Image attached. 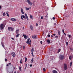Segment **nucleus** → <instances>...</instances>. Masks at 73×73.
Masks as SVG:
<instances>
[{
  "label": "nucleus",
  "instance_id": "1",
  "mask_svg": "<svg viewBox=\"0 0 73 73\" xmlns=\"http://www.w3.org/2000/svg\"><path fill=\"white\" fill-rule=\"evenodd\" d=\"M65 57V56L64 55H60L59 56V59L60 60H64V58Z\"/></svg>",
  "mask_w": 73,
  "mask_h": 73
},
{
  "label": "nucleus",
  "instance_id": "2",
  "mask_svg": "<svg viewBox=\"0 0 73 73\" xmlns=\"http://www.w3.org/2000/svg\"><path fill=\"white\" fill-rule=\"evenodd\" d=\"M8 29L9 31H14V28L13 27H8Z\"/></svg>",
  "mask_w": 73,
  "mask_h": 73
},
{
  "label": "nucleus",
  "instance_id": "3",
  "mask_svg": "<svg viewBox=\"0 0 73 73\" xmlns=\"http://www.w3.org/2000/svg\"><path fill=\"white\" fill-rule=\"evenodd\" d=\"M64 69L65 70H66L67 69V64L66 63L64 64Z\"/></svg>",
  "mask_w": 73,
  "mask_h": 73
},
{
  "label": "nucleus",
  "instance_id": "4",
  "mask_svg": "<svg viewBox=\"0 0 73 73\" xmlns=\"http://www.w3.org/2000/svg\"><path fill=\"white\" fill-rule=\"evenodd\" d=\"M4 24H2L1 25H0V28L1 29L3 30L4 29Z\"/></svg>",
  "mask_w": 73,
  "mask_h": 73
},
{
  "label": "nucleus",
  "instance_id": "5",
  "mask_svg": "<svg viewBox=\"0 0 73 73\" xmlns=\"http://www.w3.org/2000/svg\"><path fill=\"white\" fill-rule=\"evenodd\" d=\"M11 55L13 56V57H14L15 56H16V54L14 52H12L11 53Z\"/></svg>",
  "mask_w": 73,
  "mask_h": 73
},
{
  "label": "nucleus",
  "instance_id": "6",
  "mask_svg": "<svg viewBox=\"0 0 73 73\" xmlns=\"http://www.w3.org/2000/svg\"><path fill=\"white\" fill-rule=\"evenodd\" d=\"M32 37L33 38H37V36L36 35H35L34 36H32Z\"/></svg>",
  "mask_w": 73,
  "mask_h": 73
},
{
  "label": "nucleus",
  "instance_id": "7",
  "mask_svg": "<svg viewBox=\"0 0 73 73\" xmlns=\"http://www.w3.org/2000/svg\"><path fill=\"white\" fill-rule=\"evenodd\" d=\"M27 1L29 4H31V5H32V2H31V1L29 0H27Z\"/></svg>",
  "mask_w": 73,
  "mask_h": 73
},
{
  "label": "nucleus",
  "instance_id": "8",
  "mask_svg": "<svg viewBox=\"0 0 73 73\" xmlns=\"http://www.w3.org/2000/svg\"><path fill=\"white\" fill-rule=\"evenodd\" d=\"M30 29H31V31H33V26H32V25H30Z\"/></svg>",
  "mask_w": 73,
  "mask_h": 73
},
{
  "label": "nucleus",
  "instance_id": "9",
  "mask_svg": "<svg viewBox=\"0 0 73 73\" xmlns=\"http://www.w3.org/2000/svg\"><path fill=\"white\" fill-rule=\"evenodd\" d=\"M11 20L12 21H16V20L15 18H11Z\"/></svg>",
  "mask_w": 73,
  "mask_h": 73
},
{
  "label": "nucleus",
  "instance_id": "10",
  "mask_svg": "<svg viewBox=\"0 0 73 73\" xmlns=\"http://www.w3.org/2000/svg\"><path fill=\"white\" fill-rule=\"evenodd\" d=\"M21 12L22 14H24V11H23V9L22 8L21 9Z\"/></svg>",
  "mask_w": 73,
  "mask_h": 73
},
{
  "label": "nucleus",
  "instance_id": "11",
  "mask_svg": "<svg viewBox=\"0 0 73 73\" xmlns=\"http://www.w3.org/2000/svg\"><path fill=\"white\" fill-rule=\"evenodd\" d=\"M34 58H33L32 60H31V63H33L34 61V60H33Z\"/></svg>",
  "mask_w": 73,
  "mask_h": 73
},
{
  "label": "nucleus",
  "instance_id": "12",
  "mask_svg": "<svg viewBox=\"0 0 73 73\" xmlns=\"http://www.w3.org/2000/svg\"><path fill=\"white\" fill-rule=\"evenodd\" d=\"M30 18L31 19H33V16L32 15H30Z\"/></svg>",
  "mask_w": 73,
  "mask_h": 73
},
{
  "label": "nucleus",
  "instance_id": "13",
  "mask_svg": "<svg viewBox=\"0 0 73 73\" xmlns=\"http://www.w3.org/2000/svg\"><path fill=\"white\" fill-rule=\"evenodd\" d=\"M23 36H24V38H26V39H27V37L26 35H25L24 34H23Z\"/></svg>",
  "mask_w": 73,
  "mask_h": 73
},
{
  "label": "nucleus",
  "instance_id": "14",
  "mask_svg": "<svg viewBox=\"0 0 73 73\" xmlns=\"http://www.w3.org/2000/svg\"><path fill=\"white\" fill-rule=\"evenodd\" d=\"M1 44H2V45L3 47L4 48H5L4 47L5 46L4 45V44H3L2 42H1Z\"/></svg>",
  "mask_w": 73,
  "mask_h": 73
},
{
  "label": "nucleus",
  "instance_id": "15",
  "mask_svg": "<svg viewBox=\"0 0 73 73\" xmlns=\"http://www.w3.org/2000/svg\"><path fill=\"white\" fill-rule=\"evenodd\" d=\"M52 72L53 73H57V72L55 70H53L52 71Z\"/></svg>",
  "mask_w": 73,
  "mask_h": 73
},
{
  "label": "nucleus",
  "instance_id": "16",
  "mask_svg": "<svg viewBox=\"0 0 73 73\" xmlns=\"http://www.w3.org/2000/svg\"><path fill=\"white\" fill-rule=\"evenodd\" d=\"M29 40H30V38H29L27 39V41L26 42L27 44H28V42L29 41Z\"/></svg>",
  "mask_w": 73,
  "mask_h": 73
},
{
  "label": "nucleus",
  "instance_id": "17",
  "mask_svg": "<svg viewBox=\"0 0 73 73\" xmlns=\"http://www.w3.org/2000/svg\"><path fill=\"white\" fill-rule=\"evenodd\" d=\"M19 29L17 30L16 31V34H18L19 33Z\"/></svg>",
  "mask_w": 73,
  "mask_h": 73
},
{
  "label": "nucleus",
  "instance_id": "18",
  "mask_svg": "<svg viewBox=\"0 0 73 73\" xmlns=\"http://www.w3.org/2000/svg\"><path fill=\"white\" fill-rule=\"evenodd\" d=\"M31 54H32V55L33 56V57H34V55H33V51L32 50H31Z\"/></svg>",
  "mask_w": 73,
  "mask_h": 73
},
{
  "label": "nucleus",
  "instance_id": "19",
  "mask_svg": "<svg viewBox=\"0 0 73 73\" xmlns=\"http://www.w3.org/2000/svg\"><path fill=\"white\" fill-rule=\"evenodd\" d=\"M19 36H20V34H17L16 36V37H19Z\"/></svg>",
  "mask_w": 73,
  "mask_h": 73
},
{
  "label": "nucleus",
  "instance_id": "20",
  "mask_svg": "<svg viewBox=\"0 0 73 73\" xmlns=\"http://www.w3.org/2000/svg\"><path fill=\"white\" fill-rule=\"evenodd\" d=\"M31 40H30V41H29V42H28V44H29V45H31Z\"/></svg>",
  "mask_w": 73,
  "mask_h": 73
},
{
  "label": "nucleus",
  "instance_id": "21",
  "mask_svg": "<svg viewBox=\"0 0 73 73\" xmlns=\"http://www.w3.org/2000/svg\"><path fill=\"white\" fill-rule=\"evenodd\" d=\"M25 62H27V61L28 60V59H27V57H25Z\"/></svg>",
  "mask_w": 73,
  "mask_h": 73
},
{
  "label": "nucleus",
  "instance_id": "22",
  "mask_svg": "<svg viewBox=\"0 0 73 73\" xmlns=\"http://www.w3.org/2000/svg\"><path fill=\"white\" fill-rule=\"evenodd\" d=\"M58 35H60V30H58Z\"/></svg>",
  "mask_w": 73,
  "mask_h": 73
},
{
  "label": "nucleus",
  "instance_id": "23",
  "mask_svg": "<svg viewBox=\"0 0 73 73\" xmlns=\"http://www.w3.org/2000/svg\"><path fill=\"white\" fill-rule=\"evenodd\" d=\"M26 9L27 11H29V9L28 8L26 7Z\"/></svg>",
  "mask_w": 73,
  "mask_h": 73
},
{
  "label": "nucleus",
  "instance_id": "24",
  "mask_svg": "<svg viewBox=\"0 0 73 73\" xmlns=\"http://www.w3.org/2000/svg\"><path fill=\"white\" fill-rule=\"evenodd\" d=\"M19 69L20 70V71H21V66H20L19 68Z\"/></svg>",
  "mask_w": 73,
  "mask_h": 73
},
{
  "label": "nucleus",
  "instance_id": "25",
  "mask_svg": "<svg viewBox=\"0 0 73 73\" xmlns=\"http://www.w3.org/2000/svg\"><path fill=\"white\" fill-rule=\"evenodd\" d=\"M61 50V49L60 48V49H58V53L60 52Z\"/></svg>",
  "mask_w": 73,
  "mask_h": 73
},
{
  "label": "nucleus",
  "instance_id": "26",
  "mask_svg": "<svg viewBox=\"0 0 73 73\" xmlns=\"http://www.w3.org/2000/svg\"><path fill=\"white\" fill-rule=\"evenodd\" d=\"M47 42L48 43H50V40H47Z\"/></svg>",
  "mask_w": 73,
  "mask_h": 73
},
{
  "label": "nucleus",
  "instance_id": "27",
  "mask_svg": "<svg viewBox=\"0 0 73 73\" xmlns=\"http://www.w3.org/2000/svg\"><path fill=\"white\" fill-rule=\"evenodd\" d=\"M69 59H70V60H71V59L72 58V57H71V56H69Z\"/></svg>",
  "mask_w": 73,
  "mask_h": 73
},
{
  "label": "nucleus",
  "instance_id": "28",
  "mask_svg": "<svg viewBox=\"0 0 73 73\" xmlns=\"http://www.w3.org/2000/svg\"><path fill=\"white\" fill-rule=\"evenodd\" d=\"M22 17L24 18V19H26V17H25L24 15H23Z\"/></svg>",
  "mask_w": 73,
  "mask_h": 73
},
{
  "label": "nucleus",
  "instance_id": "29",
  "mask_svg": "<svg viewBox=\"0 0 73 73\" xmlns=\"http://www.w3.org/2000/svg\"><path fill=\"white\" fill-rule=\"evenodd\" d=\"M20 63L21 64H22V58H21L20 60Z\"/></svg>",
  "mask_w": 73,
  "mask_h": 73
},
{
  "label": "nucleus",
  "instance_id": "30",
  "mask_svg": "<svg viewBox=\"0 0 73 73\" xmlns=\"http://www.w3.org/2000/svg\"><path fill=\"white\" fill-rule=\"evenodd\" d=\"M43 71H44V72H45L46 71V69H45V68H43Z\"/></svg>",
  "mask_w": 73,
  "mask_h": 73
},
{
  "label": "nucleus",
  "instance_id": "31",
  "mask_svg": "<svg viewBox=\"0 0 73 73\" xmlns=\"http://www.w3.org/2000/svg\"><path fill=\"white\" fill-rule=\"evenodd\" d=\"M66 45H67V46H68V45H69V43H68V42H66Z\"/></svg>",
  "mask_w": 73,
  "mask_h": 73
},
{
  "label": "nucleus",
  "instance_id": "32",
  "mask_svg": "<svg viewBox=\"0 0 73 73\" xmlns=\"http://www.w3.org/2000/svg\"><path fill=\"white\" fill-rule=\"evenodd\" d=\"M25 46H23V50H24L25 49Z\"/></svg>",
  "mask_w": 73,
  "mask_h": 73
},
{
  "label": "nucleus",
  "instance_id": "33",
  "mask_svg": "<svg viewBox=\"0 0 73 73\" xmlns=\"http://www.w3.org/2000/svg\"><path fill=\"white\" fill-rule=\"evenodd\" d=\"M72 62L70 63V66H72Z\"/></svg>",
  "mask_w": 73,
  "mask_h": 73
},
{
  "label": "nucleus",
  "instance_id": "34",
  "mask_svg": "<svg viewBox=\"0 0 73 73\" xmlns=\"http://www.w3.org/2000/svg\"><path fill=\"white\" fill-rule=\"evenodd\" d=\"M68 37L69 38H70V37H71V35H68Z\"/></svg>",
  "mask_w": 73,
  "mask_h": 73
},
{
  "label": "nucleus",
  "instance_id": "35",
  "mask_svg": "<svg viewBox=\"0 0 73 73\" xmlns=\"http://www.w3.org/2000/svg\"><path fill=\"white\" fill-rule=\"evenodd\" d=\"M25 15L26 17H28V16L25 13Z\"/></svg>",
  "mask_w": 73,
  "mask_h": 73
},
{
  "label": "nucleus",
  "instance_id": "36",
  "mask_svg": "<svg viewBox=\"0 0 73 73\" xmlns=\"http://www.w3.org/2000/svg\"><path fill=\"white\" fill-rule=\"evenodd\" d=\"M21 18L22 20H24V19H23V18L22 17V16H21Z\"/></svg>",
  "mask_w": 73,
  "mask_h": 73
},
{
  "label": "nucleus",
  "instance_id": "37",
  "mask_svg": "<svg viewBox=\"0 0 73 73\" xmlns=\"http://www.w3.org/2000/svg\"><path fill=\"white\" fill-rule=\"evenodd\" d=\"M5 13L4 12L3 14V16H5Z\"/></svg>",
  "mask_w": 73,
  "mask_h": 73
},
{
  "label": "nucleus",
  "instance_id": "38",
  "mask_svg": "<svg viewBox=\"0 0 73 73\" xmlns=\"http://www.w3.org/2000/svg\"><path fill=\"white\" fill-rule=\"evenodd\" d=\"M25 68H27V64H25Z\"/></svg>",
  "mask_w": 73,
  "mask_h": 73
},
{
  "label": "nucleus",
  "instance_id": "39",
  "mask_svg": "<svg viewBox=\"0 0 73 73\" xmlns=\"http://www.w3.org/2000/svg\"><path fill=\"white\" fill-rule=\"evenodd\" d=\"M6 14H7V16H8V17H9V14H8V13H6Z\"/></svg>",
  "mask_w": 73,
  "mask_h": 73
},
{
  "label": "nucleus",
  "instance_id": "40",
  "mask_svg": "<svg viewBox=\"0 0 73 73\" xmlns=\"http://www.w3.org/2000/svg\"><path fill=\"white\" fill-rule=\"evenodd\" d=\"M31 50H32L33 51H34V48H32V49Z\"/></svg>",
  "mask_w": 73,
  "mask_h": 73
},
{
  "label": "nucleus",
  "instance_id": "41",
  "mask_svg": "<svg viewBox=\"0 0 73 73\" xmlns=\"http://www.w3.org/2000/svg\"><path fill=\"white\" fill-rule=\"evenodd\" d=\"M26 18L27 20H29V19L28 18V17H26Z\"/></svg>",
  "mask_w": 73,
  "mask_h": 73
},
{
  "label": "nucleus",
  "instance_id": "42",
  "mask_svg": "<svg viewBox=\"0 0 73 73\" xmlns=\"http://www.w3.org/2000/svg\"><path fill=\"white\" fill-rule=\"evenodd\" d=\"M50 35H48V37H50Z\"/></svg>",
  "mask_w": 73,
  "mask_h": 73
},
{
  "label": "nucleus",
  "instance_id": "43",
  "mask_svg": "<svg viewBox=\"0 0 73 73\" xmlns=\"http://www.w3.org/2000/svg\"><path fill=\"white\" fill-rule=\"evenodd\" d=\"M62 31L63 33H64V30H62Z\"/></svg>",
  "mask_w": 73,
  "mask_h": 73
},
{
  "label": "nucleus",
  "instance_id": "44",
  "mask_svg": "<svg viewBox=\"0 0 73 73\" xmlns=\"http://www.w3.org/2000/svg\"><path fill=\"white\" fill-rule=\"evenodd\" d=\"M41 19H43V17L41 16Z\"/></svg>",
  "mask_w": 73,
  "mask_h": 73
},
{
  "label": "nucleus",
  "instance_id": "45",
  "mask_svg": "<svg viewBox=\"0 0 73 73\" xmlns=\"http://www.w3.org/2000/svg\"><path fill=\"white\" fill-rule=\"evenodd\" d=\"M11 39H12L13 40H15V39H14L13 38H11Z\"/></svg>",
  "mask_w": 73,
  "mask_h": 73
},
{
  "label": "nucleus",
  "instance_id": "46",
  "mask_svg": "<svg viewBox=\"0 0 73 73\" xmlns=\"http://www.w3.org/2000/svg\"><path fill=\"white\" fill-rule=\"evenodd\" d=\"M52 19H53V20H54V19H55V17H53L52 18Z\"/></svg>",
  "mask_w": 73,
  "mask_h": 73
},
{
  "label": "nucleus",
  "instance_id": "47",
  "mask_svg": "<svg viewBox=\"0 0 73 73\" xmlns=\"http://www.w3.org/2000/svg\"><path fill=\"white\" fill-rule=\"evenodd\" d=\"M30 67H31L32 66V64H30Z\"/></svg>",
  "mask_w": 73,
  "mask_h": 73
},
{
  "label": "nucleus",
  "instance_id": "48",
  "mask_svg": "<svg viewBox=\"0 0 73 73\" xmlns=\"http://www.w3.org/2000/svg\"><path fill=\"white\" fill-rule=\"evenodd\" d=\"M56 24H56V23H54V25H56Z\"/></svg>",
  "mask_w": 73,
  "mask_h": 73
},
{
  "label": "nucleus",
  "instance_id": "49",
  "mask_svg": "<svg viewBox=\"0 0 73 73\" xmlns=\"http://www.w3.org/2000/svg\"><path fill=\"white\" fill-rule=\"evenodd\" d=\"M55 38H58V36H55Z\"/></svg>",
  "mask_w": 73,
  "mask_h": 73
},
{
  "label": "nucleus",
  "instance_id": "50",
  "mask_svg": "<svg viewBox=\"0 0 73 73\" xmlns=\"http://www.w3.org/2000/svg\"><path fill=\"white\" fill-rule=\"evenodd\" d=\"M5 61H7V59H5Z\"/></svg>",
  "mask_w": 73,
  "mask_h": 73
},
{
  "label": "nucleus",
  "instance_id": "51",
  "mask_svg": "<svg viewBox=\"0 0 73 73\" xmlns=\"http://www.w3.org/2000/svg\"><path fill=\"white\" fill-rule=\"evenodd\" d=\"M36 26H37L38 25V24L36 23Z\"/></svg>",
  "mask_w": 73,
  "mask_h": 73
},
{
  "label": "nucleus",
  "instance_id": "52",
  "mask_svg": "<svg viewBox=\"0 0 73 73\" xmlns=\"http://www.w3.org/2000/svg\"><path fill=\"white\" fill-rule=\"evenodd\" d=\"M42 41H40V44H42Z\"/></svg>",
  "mask_w": 73,
  "mask_h": 73
},
{
  "label": "nucleus",
  "instance_id": "53",
  "mask_svg": "<svg viewBox=\"0 0 73 73\" xmlns=\"http://www.w3.org/2000/svg\"><path fill=\"white\" fill-rule=\"evenodd\" d=\"M11 63H9L8 64L9 65H11Z\"/></svg>",
  "mask_w": 73,
  "mask_h": 73
},
{
  "label": "nucleus",
  "instance_id": "54",
  "mask_svg": "<svg viewBox=\"0 0 73 73\" xmlns=\"http://www.w3.org/2000/svg\"><path fill=\"white\" fill-rule=\"evenodd\" d=\"M71 58H73V56H71Z\"/></svg>",
  "mask_w": 73,
  "mask_h": 73
},
{
  "label": "nucleus",
  "instance_id": "55",
  "mask_svg": "<svg viewBox=\"0 0 73 73\" xmlns=\"http://www.w3.org/2000/svg\"><path fill=\"white\" fill-rule=\"evenodd\" d=\"M45 17H48V15H46Z\"/></svg>",
  "mask_w": 73,
  "mask_h": 73
},
{
  "label": "nucleus",
  "instance_id": "56",
  "mask_svg": "<svg viewBox=\"0 0 73 73\" xmlns=\"http://www.w3.org/2000/svg\"><path fill=\"white\" fill-rule=\"evenodd\" d=\"M53 36H56V34H54L53 35Z\"/></svg>",
  "mask_w": 73,
  "mask_h": 73
},
{
  "label": "nucleus",
  "instance_id": "57",
  "mask_svg": "<svg viewBox=\"0 0 73 73\" xmlns=\"http://www.w3.org/2000/svg\"><path fill=\"white\" fill-rule=\"evenodd\" d=\"M14 73H16V71H15L14 72Z\"/></svg>",
  "mask_w": 73,
  "mask_h": 73
},
{
  "label": "nucleus",
  "instance_id": "58",
  "mask_svg": "<svg viewBox=\"0 0 73 73\" xmlns=\"http://www.w3.org/2000/svg\"><path fill=\"white\" fill-rule=\"evenodd\" d=\"M65 17H68V15H66V16H65Z\"/></svg>",
  "mask_w": 73,
  "mask_h": 73
},
{
  "label": "nucleus",
  "instance_id": "59",
  "mask_svg": "<svg viewBox=\"0 0 73 73\" xmlns=\"http://www.w3.org/2000/svg\"><path fill=\"white\" fill-rule=\"evenodd\" d=\"M64 33V35H65V36H66V34H65V33Z\"/></svg>",
  "mask_w": 73,
  "mask_h": 73
},
{
  "label": "nucleus",
  "instance_id": "60",
  "mask_svg": "<svg viewBox=\"0 0 73 73\" xmlns=\"http://www.w3.org/2000/svg\"><path fill=\"white\" fill-rule=\"evenodd\" d=\"M51 37H53V35H51Z\"/></svg>",
  "mask_w": 73,
  "mask_h": 73
},
{
  "label": "nucleus",
  "instance_id": "61",
  "mask_svg": "<svg viewBox=\"0 0 73 73\" xmlns=\"http://www.w3.org/2000/svg\"><path fill=\"white\" fill-rule=\"evenodd\" d=\"M26 68H27L25 67V69H26Z\"/></svg>",
  "mask_w": 73,
  "mask_h": 73
},
{
  "label": "nucleus",
  "instance_id": "62",
  "mask_svg": "<svg viewBox=\"0 0 73 73\" xmlns=\"http://www.w3.org/2000/svg\"><path fill=\"white\" fill-rule=\"evenodd\" d=\"M7 66H9V65L8 64H7Z\"/></svg>",
  "mask_w": 73,
  "mask_h": 73
},
{
  "label": "nucleus",
  "instance_id": "63",
  "mask_svg": "<svg viewBox=\"0 0 73 73\" xmlns=\"http://www.w3.org/2000/svg\"><path fill=\"white\" fill-rule=\"evenodd\" d=\"M1 7L0 6V9H1Z\"/></svg>",
  "mask_w": 73,
  "mask_h": 73
},
{
  "label": "nucleus",
  "instance_id": "64",
  "mask_svg": "<svg viewBox=\"0 0 73 73\" xmlns=\"http://www.w3.org/2000/svg\"><path fill=\"white\" fill-rule=\"evenodd\" d=\"M0 20H2V19H1V18H0Z\"/></svg>",
  "mask_w": 73,
  "mask_h": 73
}]
</instances>
